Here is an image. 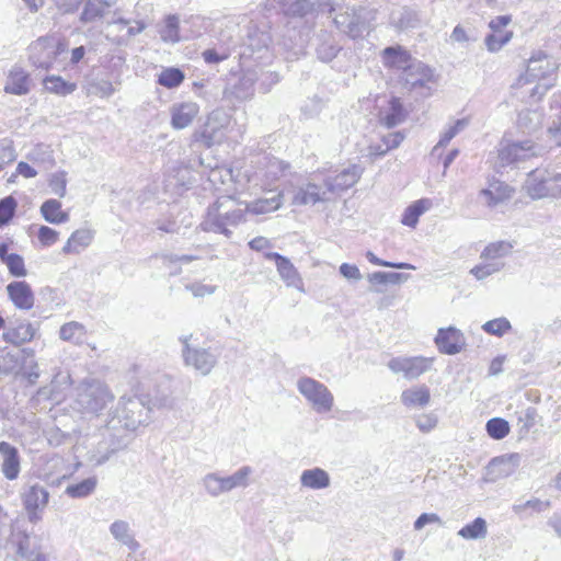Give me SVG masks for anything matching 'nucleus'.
Wrapping results in <instances>:
<instances>
[{"mask_svg":"<svg viewBox=\"0 0 561 561\" xmlns=\"http://www.w3.org/2000/svg\"><path fill=\"white\" fill-rule=\"evenodd\" d=\"M514 190L506 183L500 180H492L489 182L488 187L479 193L481 203L488 207H496L499 204L510 199Z\"/></svg>","mask_w":561,"mask_h":561,"instance_id":"obj_17","label":"nucleus"},{"mask_svg":"<svg viewBox=\"0 0 561 561\" xmlns=\"http://www.w3.org/2000/svg\"><path fill=\"white\" fill-rule=\"evenodd\" d=\"M18 357L11 353H4L0 355V373L12 374L18 368Z\"/></svg>","mask_w":561,"mask_h":561,"instance_id":"obj_60","label":"nucleus"},{"mask_svg":"<svg viewBox=\"0 0 561 561\" xmlns=\"http://www.w3.org/2000/svg\"><path fill=\"white\" fill-rule=\"evenodd\" d=\"M432 205L433 203L430 198H421L413 202L405 208L402 215V225L414 228L419 222L420 216L427 211Z\"/></svg>","mask_w":561,"mask_h":561,"instance_id":"obj_32","label":"nucleus"},{"mask_svg":"<svg viewBox=\"0 0 561 561\" xmlns=\"http://www.w3.org/2000/svg\"><path fill=\"white\" fill-rule=\"evenodd\" d=\"M404 139V135L401 131L389 133L382 137L385 145L383 152H388L391 149L398 148Z\"/></svg>","mask_w":561,"mask_h":561,"instance_id":"obj_63","label":"nucleus"},{"mask_svg":"<svg viewBox=\"0 0 561 561\" xmlns=\"http://www.w3.org/2000/svg\"><path fill=\"white\" fill-rule=\"evenodd\" d=\"M18 202L13 196L0 199V228L7 226L15 215Z\"/></svg>","mask_w":561,"mask_h":561,"instance_id":"obj_49","label":"nucleus"},{"mask_svg":"<svg viewBox=\"0 0 561 561\" xmlns=\"http://www.w3.org/2000/svg\"><path fill=\"white\" fill-rule=\"evenodd\" d=\"M85 328L83 324L71 321L61 325L59 330V337L62 341L71 342L76 345L82 344L85 339Z\"/></svg>","mask_w":561,"mask_h":561,"instance_id":"obj_40","label":"nucleus"},{"mask_svg":"<svg viewBox=\"0 0 561 561\" xmlns=\"http://www.w3.org/2000/svg\"><path fill=\"white\" fill-rule=\"evenodd\" d=\"M431 393L426 386L407 389L401 394L402 403L408 408H423L430 403Z\"/></svg>","mask_w":561,"mask_h":561,"instance_id":"obj_33","label":"nucleus"},{"mask_svg":"<svg viewBox=\"0 0 561 561\" xmlns=\"http://www.w3.org/2000/svg\"><path fill=\"white\" fill-rule=\"evenodd\" d=\"M247 221V208L244 202L225 195L218 197L207 208L204 220L201 224L203 231L232 236V228Z\"/></svg>","mask_w":561,"mask_h":561,"instance_id":"obj_1","label":"nucleus"},{"mask_svg":"<svg viewBox=\"0 0 561 561\" xmlns=\"http://www.w3.org/2000/svg\"><path fill=\"white\" fill-rule=\"evenodd\" d=\"M518 460L517 454L493 458L486 468L490 480L495 481L511 476L517 467Z\"/></svg>","mask_w":561,"mask_h":561,"instance_id":"obj_23","label":"nucleus"},{"mask_svg":"<svg viewBox=\"0 0 561 561\" xmlns=\"http://www.w3.org/2000/svg\"><path fill=\"white\" fill-rule=\"evenodd\" d=\"M30 90V75L21 67H13L8 75L4 91L14 95H24L27 94Z\"/></svg>","mask_w":561,"mask_h":561,"instance_id":"obj_24","label":"nucleus"},{"mask_svg":"<svg viewBox=\"0 0 561 561\" xmlns=\"http://www.w3.org/2000/svg\"><path fill=\"white\" fill-rule=\"evenodd\" d=\"M504 267L503 262H486L480 265H476L470 270V273L478 279L483 280L494 273L500 272Z\"/></svg>","mask_w":561,"mask_h":561,"instance_id":"obj_52","label":"nucleus"},{"mask_svg":"<svg viewBox=\"0 0 561 561\" xmlns=\"http://www.w3.org/2000/svg\"><path fill=\"white\" fill-rule=\"evenodd\" d=\"M185 289L191 291L194 297L202 298L207 295H213L216 291V286L205 285L201 283L186 284Z\"/></svg>","mask_w":561,"mask_h":561,"instance_id":"obj_61","label":"nucleus"},{"mask_svg":"<svg viewBox=\"0 0 561 561\" xmlns=\"http://www.w3.org/2000/svg\"><path fill=\"white\" fill-rule=\"evenodd\" d=\"M468 119L460 118L457 119L440 137L436 146L434 147V151H437L440 147H446L450 140L456 137L461 130H463L468 126Z\"/></svg>","mask_w":561,"mask_h":561,"instance_id":"obj_51","label":"nucleus"},{"mask_svg":"<svg viewBox=\"0 0 561 561\" xmlns=\"http://www.w3.org/2000/svg\"><path fill=\"white\" fill-rule=\"evenodd\" d=\"M512 38V32L491 33L485 37V45L492 53L499 51Z\"/></svg>","mask_w":561,"mask_h":561,"instance_id":"obj_53","label":"nucleus"},{"mask_svg":"<svg viewBox=\"0 0 561 561\" xmlns=\"http://www.w3.org/2000/svg\"><path fill=\"white\" fill-rule=\"evenodd\" d=\"M98 485L96 477H89L80 482L67 485L65 493L72 499H83L91 495Z\"/></svg>","mask_w":561,"mask_h":561,"instance_id":"obj_39","label":"nucleus"},{"mask_svg":"<svg viewBox=\"0 0 561 561\" xmlns=\"http://www.w3.org/2000/svg\"><path fill=\"white\" fill-rule=\"evenodd\" d=\"M219 114L211 113L205 125L193 134V140L207 148L220 144L225 138L224 125L219 123Z\"/></svg>","mask_w":561,"mask_h":561,"instance_id":"obj_13","label":"nucleus"},{"mask_svg":"<svg viewBox=\"0 0 561 561\" xmlns=\"http://www.w3.org/2000/svg\"><path fill=\"white\" fill-rule=\"evenodd\" d=\"M1 472L8 480H15L20 473L18 449L7 442H0Z\"/></svg>","mask_w":561,"mask_h":561,"instance_id":"obj_20","label":"nucleus"},{"mask_svg":"<svg viewBox=\"0 0 561 561\" xmlns=\"http://www.w3.org/2000/svg\"><path fill=\"white\" fill-rule=\"evenodd\" d=\"M300 484L312 490L325 489L330 485V476L319 467L307 469L300 474Z\"/></svg>","mask_w":561,"mask_h":561,"instance_id":"obj_30","label":"nucleus"},{"mask_svg":"<svg viewBox=\"0 0 561 561\" xmlns=\"http://www.w3.org/2000/svg\"><path fill=\"white\" fill-rule=\"evenodd\" d=\"M405 119V111L399 98H391L389 108L381 113L380 122L388 128L401 124Z\"/></svg>","mask_w":561,"mask_h":561,"instance_id":"obj_35","label":"nucleus"},{"mask_svg":"<svg viewBox=\"0 0 561 561\" xmlns=\"http://www.w3.org/2000/svg\"><path fill=\"white\" fill-rule=\"evenodd\" d=\"M333 21L341 32L353 39L360 38L370 31L368 12L364 8H347L337 12Z\"/></svg>","mask_w":561,"mask_h":561,"instance_id":"obj_8","label":"nucleus"},{"mask_svg":"<svg viewBox=\"0 0 561 561\" xmlns=\"http://www.w3.org/2000/svg\"><path fill=\"white\" fill-rule=\"evenodd\" d=\"M49 499L47 489L38 483L25 484L22 491V500L28 514L35 515V511H43Z\"/></svg>","mask_w":561,"mask_h":561,"instance_id":"obj_16","label":"nucleus"},{"mask_svg":"<svg viewBox=\"0 0 561 561\" xmlns=\"http://www.w3.org/2000/svg\"><path fill=\"white\" fill-rule=\"evenodd\" d=\"M92 93L100 98H110L115 92V88L108 80H98L91 83Z\"/></svg>","mask_w":561,"mask_h":561,"instance_id":"obj_58","label":"nucleus"},{"mask_svg":"<svg viewBox=\"0 0 561 561\" xmlns=\"http://www.w3.org/2000/svg\"><path fill=\"white\" fill-rule=\"evenodd\" d=\"M160 38L164 43L180 42V19L176 14H169L164 18L162 25L159 27Z\"/></svg>","mask_w":561,"mask_h":561,"instance_id":"obj_37","label":"nucleus"},{"mask_svg":"<svg viewBox=\"0 0 561 561\" xmlns=\"http://www.w3.org/2000/svg\"><path fill=\"white\" fill-rule=\"evenodd\" d=\"M317 58L322 62L332 61L342 50V46L335 39L334 35L325 30H320L312 43Z\"/></svg>","mask_w":561,"mask_h":561,"instance_id":"obj_15","label":"nucleus"},{"mask_svg":"<svg viewBox=\"0 0 561 561\" xmlns=\"http://www.w3.org/2000/svg\"><path fill=\"white\" fill-rule=\"evenodd\" d=\"M512 325L511 322L505 318H496L490 321H486L482 325V330L486 332L488 334L495 335V336H503L505 333L511 331Z\"/></svg>","mask_w":561,"mask_h":561,"instance_id":"obj_50","label":"nucleus"},{"mask_svg":"<svg viewBox=\"0 0 561 561\" xmlns=\"http://www.w3.org/2000/svg\"><path fill=\"white\" fill-rule=\"evenodd\" d=\"M202 56L206 64L215 65L226 60L230 56V50L228 48H220L219 50L209 48L204 50Z\"/></svg>","mask_w":561,"mask_h":561,"instance_id":"obj_56","label":"nucleus"},{"mask_svg":"<svg viewBox=\"0 0 561 561\" xmlns=\"http://www.w3.org/2000/svg\"><path fill=\"white\" fill-rule=\"evenodd\" d=\"M79 21L82 24H89L101 20L111 8V3L104 0H82Z\"/></svg>","mask_w":561,"mask_h":561,"instance_id":"obj_28","label":"nucleus"},{"mask_svg":"<svg viewBox=\"0 0 561 561\" xmlns=\"http://www.w3.org/2000/svg\"><path fill=\"white\" fill-rule=\"evenodd\" d=\"M382 59L386 67L404 71L415 58L405 48L397 45L386 47L382 50Z\"/></svg>","mask_w":561,"mask_h":561,"instance_id":"obj_25","label":"nucleus"},{"mask_svg":"<svg viewBox=\"0 0 561 561\" xmlns=\"http://www.w3.org/2000/svg\"><path fill=\"white\" fill-rule=\"evenodd\" d=\"M37 328L30 322H20L8 327L3 332V340L15 346L30 342L36 334Z\"/></svg>","mask_w":561,"mask_h":561,"instance_id":"obj_26","label":"nucleus"},{"mask_svg":"<svg viewBox=\"0 0 561 561\" xmlns=\"http://www.w3.org/2000/svg\"><path fill=\"white\" fill-rule=\"evenodd\" d=\"M513 245L507 241L490 243L481 253V259L496 262V259L504 257L512 252Z\"/></svg>","mask_w":561,"mask_h":561,"instance_id":"obj_44","label":"nucleus"},{"mask_svg":"<svg viewBox=\"0 0 561 561\" xmlns=\"http://www.w3.org/2000/svg\"><path fill=\"white\" fill-rule=\"evenodd\" d=\"M435 344L440 353L455 355L462 351L466 339L455 327L440 328L435 336Z\"/></svg>","mask_w":561,"mask_h":561,"instance_id":"obj_12","label":"nucleus"},{"mask_svg":"<svg viewBox=\"0 0 561 561\" xmlns=\"http://www.w3.org/2000/svg\"><path fill=\"white\" fill-rule=\"evenodd\" d=\"M556 70V64L541 51L534 54L527 65L525 76L519 78V81L525 79V82L535 80H546Z\"/></svg>","mask_w":561,"mask_h":561,"instance_id":"obj_14","label":"nucleus"},{"mask_svg":"<svg viewBox=\"0 0 561 561\" xmlns=\"http://www.w3.org/2000/svg\"><path fill=\"white\" fill-rule=\"evenodd\" d=\"M433 78V70L424 62L414 59L412 64L403 71L402 79L410 89L423 87Z\"/></svg>","mask_w":561,"mask_h":561,"instance_id":"obj_21","label":"nucleus"},{"mask_svg":"<svg viewBox=\"0 0 561 561\" xmlns=\"http://www.w3.org/2000/svg\"><path fill=\"white\" fill-rule=\"evenodd\" d=\"M549 505H550L549 502H542L539 499H533V500H528L522 504H515L513 506V511L518 515L525 514V512L527 510H531V511L539 513V512H543L545 510H547L549 507Z\"/></svg>","mask_w":561,"mask_h":561,"instance_id":"obj_55","label":"nucleus"},{"mask_svg":"<svg viewBox=\"0 0 561 561\" xmlns=\"http://www.w3.org/2000/svg\"><path fill=\"white\" fill-rule=\"evenodd\" d=\"M485 430L493 439H503L510 433V424L502 417H493L486 422Z\"/></svg>","mask_w":561,"mask_h":561,"instance_id":"obj_48","label":"nucleus"},{"mask_svg":"<svg viewBox=\"0 0 561 561\" xmlns=\"http://www.w3.org/2000/svg\"><path fill=\"white\" fill-rule=\"evenodd\" d=\"M280 11L288 18H307L318 11H332L329 0H276Z\"/></svg>","mask_w":561,"mask_h":561,"instance_id":"obj_11","label":"nucleus"},{"mask_svg":"<svg viewBox=\"0 0 561 561\" xmlns=\"http://www.w3.org/2000/svg\"><path fill=\"white\" fill-rule=\"evenodd\" d=\"M93 239V234L89 229H78L71 233L67 243L62 248V252L78 253L80 249L88 247Z\"/></svg>","mask_w":561,"mask_h":561,"instance_id":"obj_38","label":"nucleus"},{"mask_svg":"<svg viewBox=\"0 0 561 561\" xmlns=\"http://www.w3.org/2000/svg\"><path fill=\"white\" fill-rule=\"evenodd\" d=\"M488 535V525L484 518L477 517L458 530V536L467 540L483 539Z\"/></svg>","mask_w":561,"mask_h":561,"instance_id":"obj_41","label":"nucleus"},{"mask_svg":"<svg viewBox=\"0 0 561 561\" xmlns=\"http://www.w3.org/2000/svg\"><path fill=\"white\" fill-rule=\"evenodd\" d=\"M390 21L399 30L415 28L420 24L417 12L405 7L393 11Z\"/></svg>","mask_w":561,"mask_h":561,"instance_id":"obj_34","label":"nucleus"},{"mask_svg":"<svg viewBox=\"0 0 561 561\" xmlns=\"http://www.w3.org/2000/svg\"><path fill=\"white\" fill-rule=\"evenodd\" d=\"M297 389L316 412L327 413L332 410L334 404L333 394L322 382L311 377H300L297 380Z\"/></svg>","mask_w":561,"mask_h":561,"instance_id":"obj_7","label":"nucleus"},{"mask_svg":"<svg viewBox=\"0 0 561 561\" xmlns=\"http://www.w3.org/2000/svg\"><path fill=\"white\" fill-rule=\"evenodd\" d=\"M438 417L434 413L421 414L415 419L417 428L423 433H428L436 427Z\"/></svg>","mask_w":561,"mask_h":561,"instance_id":"obj_57","label":"nucleus"},{"mask_svg":"<svg viewBox=\"0 0 561 561\" xmlns=\"http://www.w3.org/2000/svg\"><path fill=\"white\" fill-rule=\"evenodd\" d=\"M113 399L114 396L105 385L93 380L80 385L75 403L81 413L99 415Z\"/></svg>","mask_w":561,"mask_h":561,"instance_id":"obj_2","label":"nucleus"},{"mask_svg":"<svg viewBox=\"0 0 561 561\" xmlns=\"http://www.w3.org/2000/svg\"><path fill=\"white\" fill-rule=\"evenodd\" d=\"M61 203L57 199H47L41 206V213L44 219L50 224H62L69 220V215L61 211Z\"/></svg>","mask_w":561,"mask_h":561,"instance_id":"obj_36","label":"nucleus"},{"mask_svg":"<svg viewBox=\"0 0 561 561\" xmlns=\"http://www.w3.org/2000/svg\"><path fill=\"white\" fill-rule=\"evenodd\" d=\"M202 484L207 494H209L213 497H218L221 494L229 492L226 485L225 477H221L216 472L207 473L202 479Z\"/></svg>","mask_w":561,"mask_h":561,"instance_id":"obj_42","label":"nucleus"},{"mask_svg":"<svg viewBox=\"0 0 561 561\" xmlns=\"http://www.w3.org/2000/svg\"><path fill=\"white\" fill-rule=\"evenodd\" d=\"M432 364L431 357H394L388 362V367L392 373L402 374L404 378L412 380L430 370Z\"/></svg>","mask_w":561,"mask_h":561,"instance_id":"obj_10","label":"nucleus"},{"mask_svg":"<svg viewBox=\"0 0 561 561\" xmlns=\"http://www.w3.org/2000/svg\"><path fill=\"white\" fill-rule=\"evenodd\" d=\"M325 192L314 183H307L299 186L294 194L293 204L301 205H314L321 201H324Z\"/></svg>","mask_w":561,"mask_h":561,"instance_id":"obj_29","label":"nucleus"},{"mask_svg":"<svg viewBox=\"0 0 561 561\" xmlns=\"http://www.w3.org/2000/svg\"><path fill=\"white\" fill-rule=\"evenodd\" d=\"M367 260L378 266H385V267H393V268H401V270H414L415 267L409 263H394L389 261H383L379 257H377L371 251H368L366 253Z\"/></svg>","mask_w":561,"mask_h":561,"instance_id":"obj_59","label":"nucleus"},{"mask_svg":"<svg viewBox=\"0 0 561 561\" xmlns=\"http://www.w3.org/2000/svg\"><path fill=\"white\" fill-rule=\"evenodd\" d=\"M525 190L533 199L561 197V173L536 169L528 173Z\"/></svg>","mask_w":561,"mask_h":561,"instance_id":"obj_6","label":"nucleus"},{"mask_svg":"<svg viewBox=\"0 0 561 561\" xmlns=\"http://www.w3.org/2000/svg\"><path fill=\"white\" fill-rule=\"evenodd\" d=\"M131 432L133 431L122 427L121 425L112 428V420L110 419L102 434V439L99 442L95 449V463L103 465L108 461L112 456L127 448L133 438Z\"/></svg>","mask_w":561,"mask_h":561,"instance_id":"obj_5","label":"nucleus"},{"mask_svg":"<svg viewBox=\"0 0 561 561\" xmlns=\"http://www.w3.org/2000/svg\"><path fill=\"white\" fill-rule=\"evenodd\" d=\"M9 298L20 310H30L35 302L34 293L25 280H14L7 286Z\"/></svg>","mask_w":561,"mask_h":561,"instance_id":"obj_19","label":"nucleus"},{"mask_svg":"<svg viewBox=\"0 0 561 561\" xmlns=\"http://www.w3.org/2000/svg\"><path fill=\"white\" fill-rule=\"evenodd\" d=\"M110 533L117 541L128 547L131 551L138 550L139 543L131 534L127 522L122 519L115 520L110 526Z\"/></svg>","mask_w":561,"mask_h":561,"instance_id":"obj_31","label":"nucleus"},{"mask_svg":"<svg viewBox=\"0 0 561 561\" xmlns=\"http://www.w3.org/2000/svg\"><path fill=\"white\" fill-rule=\"evenodd\" d=\"M185 79L184 72L174 67L165 68L158 76L157 82L168 89L178 88Z\"/></svg>","mask_w":561,"mask_h":561,"instance_id":"obj_45","label":"nucleus"},{"mask_svg":"<svg viewBox=\"0 0 561 561\" xmlns=\"http://www.w3.org/2000/svg\"><path fill=\"white\" fill-rule=\"evenodd\" d=\"M44 85L47 91L58 95H68L77 89L76 83L65 81L59 76L46 77L44 79Z\"/></svg>","mask_w":561,"mask_h":561,"instance_id":"obj_43","label":"nucleus"},{"mask_svg":"<svg viewBox=\"0 0 561 561\" xmlns=\"http://www.w3.org/2000/svg\"><path fill=\"white\" fill-rule=\"evenodd\" d=\"M37 237L44 247H50L58 240V232L50 227L42 226Z\"/></svg>","mask_w":561,"mask_h":561,"instance_id":"obj_62","label":"nucleus"},{"mask_svg":"<svg viewBox=\"0 0 561 561\" xmlns=\"http://www.w3.org/2000/svg\"><path fill=\"white\" fill-rule=\"evenodd\" d=\"M252 473V468L249 466H243L239 468L231 476L225 477L226 485L228 491L230 492L237 488H247L249 485V477Z\"/></svg>","mask_w":561,"mask_h":561,"instance_id":"obj_46","label":"nucleus"},{"mask_svg":"<svg viewBox=\"0 0 561 561\" xmlns=\"http://www.w3.org/2000/svg\"><path fill=\"white\" fill-rule=\"evenodd\" d=\"M545 152L543 147L531 140L516 142H501L499 148V162L502 167L527 161L540 157Z\"/></svg>","mask_w":561,"mask_h":561,"instance_id":"obj_9","label":"nucleus"},{"mask_svg":"<svg viewBox=\"0 0 561 561\" xmlns=\"http://www.w3.org/2000/svg\"><path fill=\"white\" fill-rule=\"evenodd\" d=\"M7 265L10 274L14 277H23L26 275L24 260L20 254L11 253L9 257H5Z\"/></svg>","mask_w":561,"mask_h":561,"instance_id":"obj_54","label":"nucleus"},{"mask_svg":"<svg viewBox=\"0 0 561 561\" xmlns=\"http://www.w3.org/2000/svg\"><path fill=\"white\" fill-rule=\"evenodd\" d=\"M363 168L358 164H353L346 169H343L335 176H329L325 180L328 191L331 193L345 191L355 185L360 179Z\"/></svg>","mask_w":561,"mask_h":561,"instance_id":"obj_18","label":"nucleus"},{"mask_svg":"<svg viewBox=\"0 0 561 561\" xmlns=\"http://www.w3.org/2000/svg\"><path fill=\"white\" fill-rule=\"evenodd\" d=\"M192 334L181 335L179 341L182 343V358L186 367L193 368L202 376L211 373L218 363L219 354L211 347H202L191 344Z\"/></svg>","mask_w":561,"mask_h":561,"instance_id":"obj_4","label":"nucleus"},{"mask_svg":"<svg viewBox=\"0 0 561 561\" xmlns=\"http://www.w3.org/2000/svg\"><path fill=\"white\" fill-rule=\"evenodd\" d=\"M199 107L194 102L174 104L171 107V126L174 129L188 127L197 116Z\"/></svg>","mask_w":561,"mask_h":561,"instance_id":"obj_22","label":"nucleus"},{"mask_svg":"<svg viewBox=\"0 0 561 561\" xmlns=\"http://www.w3.org/2000/svg\"><path fill=\"white\" fill-rule=\"evenodd\" d=\"M339 271L346 279L359 280L362 278L359 268L354 264L342 263Z\"/></svg>","mask_w":561,"mask_h":561,"instance_id":"obj_64","label":"nucleus"},{"mask_svg":"<svg viewBox=\"0 0 561 561\" xmlns=\"http://www.w3.org/2000/svg\"><path fill=\"white\" fill-rule=\"evenodd\" d=\"M150 409L139 398L122 397L117 407L111 415L112 428L121 425L130 431H135L139 425L149 421Z\"/></svg>","mask_w":561,"mask_h":561,"instance_id":"obj_3","label":"nucleus"},{"mask_svg":"<svg viewBox=\"0 0 561 561\" xmlns=\"http://www.w3.org/2000/svg\"><path fill=\"white\" fill-rule=\"evenodd\" d=\"M277 272L287 286H297L300 282L299 274L293 263L285 257L277 265Z\"/></svg>","mask_w":561,"mask_h":561,"instance_id":"obj_47","label":"nucleus"},{"mask_svg":"<svg viewBox=\"0 0 561 561\" xmlns=\"http://www.w3.org/2000/svg\"><path fill=\"white\" fill-rule=\"evenodd\" d=\"M283 204V194L274 192L271 196L260 197L251 203H244L247 214L263 215L277 210Z\"/></svg>","mask_w":561,"mask_h":561,"instance_id":"obj_27","label":"nucleus"}]
</instances>
